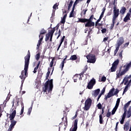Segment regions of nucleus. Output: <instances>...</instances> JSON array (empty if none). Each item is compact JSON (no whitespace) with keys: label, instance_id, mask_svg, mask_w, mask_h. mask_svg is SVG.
<instances>
[{"label":"nucleus","instance_id":"20","mask_svg":"<svg viewBox=\"0 0 131 131\" xmlns=\"http://www.w3.org/2000/svg\"><path fill=\"white\" fill-rule=\"evenodd\" d=\"M125 117H126V114H123V115L122 116V119L120 121L121 124H123L124 122V120H125Z\"/></svg>","mask_w":131,"mask_h":131},{"label":"nucleus","instance_id":"61","mask_svg":"<svg viewBox=\"0 0 131 131\" xmlns=\"http://www.w3.org/2000/svg\"><path fill=\"white\" fill-rule=\"evenodd\" d=\"M124 84V85H126L127 84V82H128V80L127 79H125Z\"/></svg>","mask_w":131,"mask_h":131},{"label":"nucleus","instance_id":"11","mask_svg":"<svg viewBox=\"0 0 131 131\" xmlns=\"http://www.w3.org/2000/svg\"><path fill=\"white\" fill-rule=\"evenodd\" d=\"M54 32H55V28L52 29L50 31L48 32V33L46 34V38H45V41H48L50 39V37L52 35H54Z\"/></svg>","mask_w":131,"mask_h":131},{"label":"nucleus","instance_id":"50","mask_svg":"<svg viewBox=\"0 0 131 131\" xmlns=\"http://www.w3.org/2000/svg\"><path fill=\"white\" fill-rule=\"evenodd\" d=\"M118 93H119V90L118 89H116V91H115L114 93V96H115L116 95H117L118 94Z\"/></svg>","mask_w":131,"mask_h":131},{"label":"nucleus","instance_id":"21","mask_svg":"<svg viewBox=\"0 0 131 131\" xmlns=\"http://www.w3.org/2000/svg\"><path fill=\"white\" fill-rule=\"evenodd\" d=\"M64 39H65V36H63V37L61 39V41H60V44L58 46V48L57 49V51H59V50L60 49V48L61 47V46H62V43H63V41H64Z\"/></svg>","mask_w":131,"mask_h":131},{"label":"nucleus","instance_id":"16","mask_svg":"<svg viewBox=\"0 0 131 131\" xmlns=\"http://www.w3.org/2000/svg\"><path fill=\"white\" fill-rule=\"evenodd\" d=\"M126 12V8L124 7V6L122 7L120 10V14H121V15H124Z\"/></svg>","mask_w":131,"mask_h":131},{"label":"nucleus","instance_id":"6","mask_svg":"<svg viewBox=\"0 0 131 131\" xmlns=\"http://www.w3.org/2000/svg\"><path fill=\"white\" fill-rule=\"evenodd\" d=\"M86 58L88 59V63H92L93 64H94V63H96V61L97 60V59L96 58V55H95V54H92L91 53L88 55L86 56Z\"/></svg>","mask_w":131,"mask_h":131},{"label":"nucleus","instance_id":"8","mask_svg":"<svg viewBox=\"0 0 131 131\" xmlns=\"http://www.w3.org/2000/svg\"><path fill=\"white\" fill-rule=\"evenodd\" d=\"M113 14V20L116 21V19H117L119 16V9L116 8V6L114 7Z\"/></svg>","mask_w":131,"mask_h":131},{"label":"nucleus","instance_id":"44","mask_svg":"<svg viewBox=\"0 0 131 131\" xmlns=\"http://www.w3.org/2000/svg\"><path fill=\"white\" fill-rule=\"evenodd\" d=\"M120 103V98H118L116 101V106H119V103Z\"/></svg>","mask_w":131,"mask_h":131},{"label":"nucleus","instance_id":"58","mask_svg":"<svg viewBox=\"0 0 131 131\" xmlns=\"http://www.w3.org/2000/svg\"><path fill=\"white\" fill-rule=\"evenodd\" d=\"M40 45H41V43H39V42H38V43L37 44L36 50H39V47H40Z\"/></svg>","mask_w":131,"mask_h":131},{"label":"nucleus","instance_id":"24","mask_svg":"<svg viewBox=\"0 0 131 131\" xmlns=\"http://www.w3.org/2000/svg\"><path fill=\"white\" fill-rule=\"evenodd\" d=\"M126 118H129L131 117V108H128V111L126 112Z\"/></svg>","mask_w":131,"mask_h":131},{"label":"nucleus","instance_id":"13","mask_svg":"<svg viewBox=\"0 0 131 131\" xmlns=\"http://www.w3.org/2000/svg\"><path fill=\"white\" fill-rule=\"evenodd\" d=\"M78 122V119H76L74 121V127L71 128L70 131H76L77 130V123Z\"/></svg>","mask_w":131,"mask_h":131},{"label":"nucleus","instance_id":"47","mask_svg":"<svg viewBox=\"0 0 131 131\" xmlns=\"http://www.w3.org/2000/svg\"><path fill=\"white\" fill-rule=\"evenodd\" d=\"M114 88H112L108 93H110V94H111L112 95H114V94H113V93H114Z\"/></svg>","mask_w":131,"mask_h":131},{"label":"nucleus","instance_id":"38","mask_svg":"<svg viewBox=\"0 0 131 131\" xmlns=\"http://www.w3.org/2000/svg\"><path fill=\"white\" fill-rule=\"evenodd\" d=\"M116 20H113V24L111 25V27H110V29L111 30H112L113 29V28L114 27V25L115 24V22Z\"/></svg>","mask_w":131,"mask_h":131},{"label":"nucleus","instance_id":"57","mask_svg":"<svg viewBox=\"0 0 131 131\" xmlns=\"http://www.w3.org/2000/svg\"><path fill=\"white\" fill-rule=\"evenodd\" d=\"M104 11H102V12H101V15H100L99 18H100L101 19H102V18H103V17H104Z\"/></svg>","mask_w":131,"mask_h":131},{"label":"nucleus","instance_id":"12","mask_svg":"<svg viewBox=\"0 0 131 131\" xmlns=\"http://www.w3.org/2000/svg\"><path fill=\"white\" fill-rule=\"evenodd\" d=\"M124 43V38L123 37H120L117 41V43L116 44V47H118L120 48V46Z\"/></svg>","mask_w":131,"mask_h":131},{"label":"nucleus","instance_id":"2","mask_svg":"<svg viewBox=\"0 0 131 131\" xmlns=\"http://www.w3.org/2000/svg\"><path fill=\"white\" fill-rule=\"evenodd\" d=\"M123 70L121 71V69L122 68V66H121L119 70L117 71V74H116V78H119L120 76H122L123 75H124L128 70H129V68L131 67V62L127 63L126 66H124L123 67Z\"/></svg>","mask_w":131,"mask_h":131},{"label":"nucleus","instance_id":"32","mask_svg":"<svg viewBox=\"0 0 131 131\" xmlns=\"http://www.w3.org/2000/svg\"><path fill=\"white\" fill-rule=\"evenodd\" d=\"M103 121H104V120H103V116L102 115H99V123L100 124H103Z\"/></svg>","mask_w":131,"mask_h":131},{"label":"nucleus","instance_id":"23","mask_svg":"<svg viewBox=\"0 0 131 131\" xmlns=\"http://www.w3.org/2000/svg\"><path fill=\"white\" fill-rule=\"evenodd\" d=\"M114 96V95L113 94H111V93H109L107 94V95H105V97L104 98V100H105V101H107V100H108V98H111V97Z\"/></svg>","mask_w":131,"mask_h":131},{"label":"nucleus","instance_id":"64","mask_svg":"<svg viewBox=\"0 0 131 131\" xmlns=\"http://www.w3.org/2000/svg\"><path fill=\"white\" fill-rule=\"evenodd\" d=\"M108 38H109V37H105L103 38V41L104 42H106V41H107L108 40Z\"/></svg>","mask_w":131,"mask_h":131},{"label":"nucleus","instance_id":"63","mask_svg":"<svg viewBox=\"0 0 131 131\" xmlns=\"http://www.w3.org/2000/svg\"><path fill=\"white\" fill-rule=\"evenodd\" d=\"M128 45H129V42H126L124 45V48H126V47H127L128 46Z\"/></svg>","mask_w":131,"mask_h":131},{"label":"nucleus","instance_id":"39","mask_svg":"<svg viewBox=\"0 0 131 131\" xmlns=\"http://www.w3.org/2000/svg\"><path fill=\"white\" fill-rule=\"evenodd\" d=\"M39 37L40 38L39 40H38V42L39 43H41V41L43 39V35H39Z\"/></svg>","mask_w":131,"mask_h":131},{"label":"nucleus","instance_id":"60","mask_svg":"<svg viewBox=\"0 0 131 131\" xmlns=\"http://www.w3.org/2000/svg\"><path fill=\"white\" fill-rule=\"evenodd\" d=\"M60 35H61V30H59V31H58V35L57 37V39H58V38H59V37H60Z\"/></svg>","mask_w":131,"mask_h":131},{"label":"nucleus","instance_id":"18","mask_svg":"<svg viewBox=\"0 0 131 131\" xmlns=\"http://www.w3.org/2000/svg\"><path fill=\"white\" fill-rule=\"evenodd\" d=\"M67 55L66 56V58L63 59V61L61 62L60 66V68H61V70H63V68H64V64L65 63V60L67 59Z\"/></svg>","mask_w":131,"mask_h":131},{"label":"nucleus","instance_id":"36","mask_svg":"<svg viewBox=\"0 0 131 131\" xmlns=\"http://www.w3.org/2000/svg\"><path fill=\"white\" fill-rule=\"evenodd\" d=\"M32 106L33 105L32 104L31 107L29 108L28 112L27 113L28 115H30V114H31V111H32Z\"/></svg>","mask_w":131,"mask_h":131},{"label":"nucleus","instance_id":"35","mask_svg":"<svg viewBox=\"0 0 131 131\" xmlns=\"http://www.w3.org/2000/svg\"><path fill=\"white\" fill-rule=\"evenodd\" d=\"M58 6H59V4L58 3H56L54 5V6H53V10H54V11H56L57 9H58Z\"/></svg>","mask_w":131,"mask_h":131},{"label":"nucleus","instance_id":"49","mask_svg":"<svg viewBox=\"0 0 131 131\" xmlns=\"http://www.w3.org/2000/svg\"><path fill=\"white\" fill-rule=\"evenodd\" d=\"M101 81H103V82H105V81H106V77L105 76L102 77Z\"/></svg>","mask_w":131,"mask_h":131},{"label":"nucleus","instance_id":"30","mask_svg":"<svg viewBox=\"0 0 131 131\" xmlns=\"http://www.w3.org/2000/svg\"><path fill=\"white\" fill-rule=\"evenodd\" d=\"M64 118L66 120V121L64 123V126H66V127H67V126L68 125V121L67 120V114H66V116H64Z\"/></svg>","mask_w":131,"mask_h":131},{"label":"nucleus","instance_id":"53","mask_svg":"<svg viewBox=\"0 0 131 131\" xmlns=\"http://www.w3.org/2000/svg\"><path fill=\"white\" fill-rule=\"evenodd\" d=\"M65 22H66V19L62 18L61 20V23H62V24H64Z\"/></svg>","mask_w":131,"mask_h":131},{"label":"nucleus","instance_id":"46","mask_svg":"<svg viewBox=\"0 0 131 131\" xmlns=\"http://www.w3.org/2000/svg\"><path fill=\"white\" fill-rule=\"evenodd\" d=\"M97 108L98 109H103V108H102V104H101V103H99L98 104H97Z\"/></svg>","mask_w":131,"mask_h":131},{"label":"nucleus","instance_id":"10","mask_svg":"<svg viewBox=\"0 0 131 131\" xmlns=\"http://www.w3.org/2000/svg\"><path fill=\"white\" fill-rule=\"evenodd\" d=\"M96 84V79L93 78L88 83L87 88L89 90H92L94 88V85Z\"/></svg>","mask_w":131,"mask_h":131},{"label":"nucleus","instance_id":"25","mask_svg":"<svg viewBox=\"0 0 131 131\" xmlns=\"http://www.w3.org/2000/svg\"><path fill=\"white\" fill-rule=\"evenodd\" d=\"M129 123L126 122L124 125V130L126 131H128L129 128Z\"/></svg>","mask_w":131,"mask_h":131},{"label":"nucleus","instance_id":"62","mask_svg":"<svg viewBox=\"0 0 131 131\" xmlns=\"http://www.w3.org/2000/svg\"><path fill=\"white\" fill-rule=\"evenodd\" d=\"M116 112V110H114V108L113 109L112 111V115H114L115 114V113Z\"/></svg>","mask_w":131,"mask_h":131},{"label":"nucleus","instance_id":"56","mask_svg":"<svg viewBox=\"0 0 131 131\" xmlns=\"http://www.w3.org/2000/svg\"><path fill=\"white\" fill-rule=\"evenodd\" d=\"M23 113H24V106H23V108H21V112H20V115H22V114H23Z\"/></svg>","mask_w":131,"mask_h":131},{"label":"nucleus","instance_id":"52","mask_svg":"<svg viewBox=\"0 0 131 131\" xmlns=\"http://www.w3.org/2000/svg\"><path fill=\"white\" fill-rule=\"evenodd\" d=\"M106 90V88H103V89L101 90V94L103 95V94H104L105 93V91Z\"/></svg>","mask_w":131,"mask_h":131},{"label":"nucleus","instance_id":"42","mask_svg":"<svg viewBox=\"0 0 131 131\" xmlns=\"http://www.w3.org/2000/svg\"><path fill=\"white\" fill-rule=\"evenodd\" d=\"M78 115V110L76 111L75 116L72 118V120H74V119H75L77 117Z\"/></svg>","mask_w":131,"mask_h":131},{"label":"nucleus","instance_id":"28","mask_svg":"<svg viewBox=\"0 0 131 131\" xmlns=\"http://www.w3.org/2000/svg\"><path fill=\"white\" fill-rule=\"evenodd\" d=\"M118 64H119V59H117L116 61H115L112 64L113 66H115V67H117V65H118Z\"/></svg>","mask_w":131,"mask_h":131},{"label":"nucleus","instance_id":"7","mask_svg":"<svg viewBox=\"0 0 131 131\" xmlns=\"http://www.w3.org/2000/svg\"><path fill=\"white\" fill-rule=\"evenodd\" d=\"M92 102L93 100H92V99L88 98L85 101L84 110H85V111L89 110L92 106Z\"/></svg>","mask_w":131,"mask_h":131},{"label":"nucleus","instance_id":"33","mask_svg":"<svg viewBox=\"0 0 131 131\" xmlns=\"http://www.w3.org/2000/svg\"><path fill=\"white\" fill-rule=\"evenodd\" d=\"M129 84V83H128L125 87V89H124L123 92V95L125 93H126L128 90V85Z\"/></svg>","mask_w":131,"mask_h":131},{"label":"nucleus","instance_id":"31","mask_svg":"<svg viewBox=\"0 0 131 131\" xmlns=\"http://www.w3.org/2000/svg\"><path fill=\"white\" fill-rule=\"evenodd\" d=\"M72 5H73V2L72 0H71L68 7V11H70V9H71V7H72Z\"/></svg>","mask_w":131,"mask_h":131},{"label":"nucleus","instance_id":"5","mask_svg":"<svg viewBox=\"0 0 131 131\" xmlns=\"http://www.w3.org/2000/svg\"><path fill=\"white\" fill-rule=\"evenodd\" d=\"M78 23H85V27H94L95 26V22L89 20L88 18H78Z\"/></svg>","mask_w":131,"mask_h":131},{"label":"nucleus","instance_id":"27","mask_svg":"<svg viewBox=\"0 0 131 131\" xmlns=\"http://www.w3.org/2000/svg\"><path fill=\"white\" fill-rule=\"evenodd\" d=\"M70 60H72V61H75V60H77V56L76 55H72L70 58Z\"/></svg>","mask_w":131,"mask_h":131},{"label":"nucleus","instance_id":"48","mask_svg":"<svg viewBox=\"0 0 131 131\" xmlns=\"http://www.w3.org/2000/svg\"><path fill=\"white\" fill-rule=\"evenodd\" d=\"M101 32L102 33H106L107 32V29L106 28H103L101 30Z\"/></svg>","mask_w":131,"mask_h":131},{"label":"nucleus","instance_id":"15","mask_svg":"<svg viewBox=\"0 0 131 131\" xmlns=\"http://www.w3.org/2000/svg\"><path fill=\"white\" fill-rule=\"evenodd\" d=\"M130 13H127L125 16V17L123 19V21L125 23H126L128 20H130Z\"/></svg>","mask_w":131,"mask_h":131},{"label":"nucleus","instance_id":"59","mask_svg":"<svg viewBox=\"0 0 131 131\" xmlns=\"http://www.w3.org/2000/svg\"><path fill=\"white\" fill-rule=\"evenodd\" d=\"M95 26H103V24L98 23L97 24H95Z\"/></svg>","mask_w":131,"mask_h":131},{"label":"nucleus","instance_id":"1","mask_svg":"<svg viewBox=\"0 0 131 131\" xmlns=\"http://www.w3.org/2000/svg\"><path fill=\"white\" fill-rule=\"evenodd\" d=\"M29 61H30V51L29 50L28 54L25 57L24 70L21 71V75L19 76L23 80H25L26 77L28 76L27 71H28V67H29Z\"/></svg>","mask_w":131,"mask_h":131},{"label":"nucleus","instance_id":"43","mask_svg":"<svg viewBox=\"0 0 131 131\" xmlns=\"http://www.w3.org/2000/svg\"><path fill=\"white\" fill-rule=\"evenodd\" d=\"M119 50V47H118V46H116V49L114 51V56H115L117 54V52H118Z\"/></svg>","mask_w":131,"mask_h":131},{"label":"nucleus","instance_id":"22","mask_svg":"<svg viewBox=\"0 0 131 131\" xmlns=\"http://www.w3.org/2000/svg\"><path fill=\"white\" fill-rule=\"evenodd\" d=\"M51 70H52V68H48V72L46 74V80H48L49 79V76H50V74L51 73Z\"/></svg>","mask_w":131,"mask_h":131},{"label":"nucleus","instance_id":"19","mask_svg":"<svg viewBox=\"0 0 131 131\" xmlns=\"http://www.w3.org/2000/svg\"><path fill=\"white\" fill-rule=\"evenodd\" d=\"M99 94H100V89H98L94 91V93L93 94V96L94 97H97Z\"/></svg>","mask_w":131,"mask_h":131},{"label":"nucleus","instance_id":"45","mask_svg":"<svg viewBox=\"0 0 131 131\" xmlns=\"http://www.w3.org/2000/svg\"><path fill=\"white\" fill-rule=\"evenodd\" d=\"M15 103H16V106H19V105H20L19 103H20V100H19V98L16 99Z\"/></svg>","mask_w":131,"mask_h":131},{"label":"nucleus","instance_id":"34","mask_svg":"<svg viewBox=\"0 0 131 131\" xmlns=\"http://www.w3.org/2000/svg\"><path fill=\"white\" fill-rule=\"evenodd\" d=\"M47 33V31L45 29H42L40 32L39 35H42V34H46Z\"/></svg>","mask_w":131,"mask_h":131},{"label":"nucleus","instance_id":"54","mask_svg":"<svg viewBox=\"0 0 131 131\" xmlns=\"http://www.w3.org/2000/svg\"><path fill=\"white\" fill-rule=\"evenodd\" d=\"M106 117H110L111 116V112H108L106 115Z\"/></svg>","mask_w":131,"mask_h":131},{"label":"nucleus","instance_id":"26","mask_svg":"<svg viewBox=\"0 0 131 131\" xmlns=\"http://www.w3.org/2000/svg\"><path fill=\"white\" fill-rule=\"evenodd\" d=\"M39 65H40V61H39L38 62V64H37V66L34 68L33 72L35 73L36 72H37V69H38V68L39 67Z\"/></svg>","mask_w":131,"mask_h":131},{"label":"nucleus","instance_id":"37","mask_svg":"<svg viewBox=\"0 0 131 131\" xmlns=\"http://www.w3.org/2000/svg\"><path fill=\"white\" fill-rule=\"evenodd\" d=\"M94 19L95 20H96V18H94V14H92L89 19H88V20L89 21H93V20H94Z\"/></svg>","mask_w":131,"mask_h":131},{"label":"nucleus","instance_id":"41","mask_svg":"<svg viewBox=\"0 0 131 131\" xmlns=\"http://www.w3.org/2000/svg\"><path fill=\"white\" fill-rule=\"evenodd\" d=\"M74 10H72L70 13L69 18H72V17H74Z\"/></svg>","mask_w":131,"mask_h":131},{"label":"nucleus","instance_id":"9","mask_svg":"<svg viewBox=\"0 0 131 131\" xmlns=\"http://www.w3.org/2000/svg\"><path fill=\"white\" fill-rule=\"evenodd\" d=\"M88 70V67H86L83 71L79 74H76L75 75L74 77H76L79 80H82V77H83V74L85 73V72Z\"/></svg>","mask_w":131,"mask_h":131},{"label":"nucleus","instance_id":"29","mask_svg":"<svg viewBox=\"0 0 131 131\" xmlns=\"http://www.w3.org/2000/svg\"><path fill=\"white\" fill-rule=\"evenodd\" d=\"M117 68L116 67H115L114 66H112L111 69L109 70L110 72H115L116 71V69Z\"/></svg>","mask_w":131,"mask_h":131},{"label":"nucleus","instance_id":"55","mask_svg":"<svg viewBox=\"0 0 131 131\" xmlns=\"http://www.w3.org/2000/svg\"><path fill=\"white\" fill-rule=\"evenodd\" d=\"M112 14V10L108 11L106 14V16H111Z\"/></svg>","mask_w":131,"mask_h":131},{"label":"nucleus","instance_id":"14","mask_svg":"<svg viewBox=\"0 0 131 131\" xmlns=\"http://www.w3.org/2000/svg\"><path fill=\"white\" fill-rule=\"evenodd\" d=\"M131 101H128L127 103L125 104L124 106V113L123 114H126V112H127V108L128 107V106L130 105Z\"/></svg>","mask_w":131,"mask_h":131},{"label":"nucleus","instance_id":"40","mask_svg":"<svg viewBox=\"0 0 131 131\" xmlns=\"http://www.w3.org/2000/svg\"><path fill=\"white\" fill-rule=\"evenodd\" d=\"M40 58V53H38L36 55L35 59L36 60H37V61H38Z\"/></svg>","mask_w":131,"mask_h":131},{"label":"nucleus","instance_id":"17","mask_svg":"<svg viewBox=\"0 0 131 131\" xmlns=\"http://www.w3.org/2000/svg\"><path fill=\"white\" fill-rule=\"evenodd\" d=\"M52 61L50 63V67L52 68L53 66H56V62H54L55 61V57H51Z\"/></svg>","mask_w":131,"mask_h":131},{"label":"nucleus","instance_id":"51","mask_svg":"<svg viewBox=\"0 0 131 131\" xmlns=\"http://www.w3.org/2000/svg\"><path fill=\"white\" fill-rule=\"evenodd\" d=\"M123 52V50H122L119 54V56L121 59H122V53Z\"/></svg>","mask_w":131,"mask_h":131},{"label":"nucleus","instance_id":"4","mask_svg":"<svg viewBox=\"0 0 131 131\" xmlns=\"http://www.w3.org/2000/svg\"><path fill=\"white\" fill-rule=\"evenodd\" d=\"M42 91L44 93H50L53 91V79H49L44 84V87H42Z\"/></svg>","mask_w":131,"mask_h":131},{"label":"nucleus","instance_id":"3","mask_svg":"<svg viewBox=\"0 0 131 131\" xmlns=\"http://www.w3.org/2000/svg\"><path fill=\"white\" fill-rule=\"evenodd\" d=\"M15 117H16V110H12V112L9 116L11 124L9 126L8 131L13 130V128H14L15 125H16V123H17V121L14 120V118H15Z\"/></svg>","mask_w":131,"mask_h":131}]
</instances>
